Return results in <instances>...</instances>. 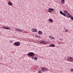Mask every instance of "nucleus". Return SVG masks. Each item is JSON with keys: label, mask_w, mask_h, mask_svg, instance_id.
Segmentation results:
<instances>
[{"label": "nucleus", "mask_w": 73, "mask_h": 73, "mask_svg": "<svg viewBox=\"0 0 73 73\" xmlns=\"http://www.w3.org/2000/svg\"><path fill=\"white\" fill-rule=\"evenodd\" d=\"M60 13L61 14V15H63L64 16L66 17V14L68 13V11L66 10L64 11V13H63V12H62V11H60Z\"/></svg>", "instance_id": "f257e3e1"}, {"label": "nucleus", "mask_w": 73, "mask_h": 73, "mask_svg": "<svg viewBox=\"0 0 73 73\" xmlns=\"http://www.w3.org/2000/svg\"><path fill=\"white\" fill-rule=\"evenodd\" d=\"M27 55L29 57H33V56L35 55V54L33 52H29L27 54Z\"/></svg>", "instance_id": "f03ea898"}, {"label": "nucleus", "mask_w": 73, "mask_h": 73, "mask_svg": "<svg viewBox=\"0 0 73 73\" xmlns=\"http://www.w3.org/2000/svg\"><path fill=\"white\" fill-rule=\"evenodd\" d=\"M41 70L43 72H45L46 71H48V69L46 68H45L44 67H42L41 68Z\"/></svg>", "instance_id": "7ed1b4c3"}, {"label": "nucleus", "mask_w": 73, "mask_h": 73, "mask_svg": "<svg viewBox=\"0 0 73 73\" xmlns=\"http://www.w3.org/2000/svg\"><path fill=\"white\" fill-rule=\"evenodd\" d=\"M20 42H15L14 44L13 45H15V46H20Z\"/></svg>", "instance_id": "20e7f679"}, {"label": "nucleus", "mask_w": 73, "mask_h": 73, "mask_svg": "<svg viewBox=\"0 0 73 73\" xmlns=\"http://www.w3.org/2000/svg\"><path fill=\"white\" fill-rule=\"evenodd\" d=\"M31 31L33 32H37V30L35 28L32 29Z\"/></svg>", "instance_id": "39448f33"}, {"label": "nucleus", "mask_w": 73, "mask_h": 73, "mask_svg": "<svg viewBox=\"0 0 73 73\" xmlns=\"http://www.w3.org/2000/svg\"><path fill=\"white\" fill-rule=\"evenodd\" d=\"M49 47H52L53 48L55 46V45L54 44H51L49 45Z\"/></svg>", "instance_id": "423d86ee"}, {"label": "nucleus", "mask_w": 73, "mask_h": 73, "mask_svg": "<svg viewBox=\"0 0 73 73\" xmlns=\"http://www.w3.org/2000/svg\"><path fill=\"white\" fill-rule=\"evenodd\" d=\"M49 38H50V39H52L53 40V39H54V40L55 39V38L53 37V36H49Z\"/></svg>", "instance_id": "0eeeda50"}, {"label": "nucleus", "mask_w": 73, "mask_h": 73, "mask_svg": "<svg viewBox=\"0 0 73 73\" xmlns=\"http://www.w3.org/2000/svg\"><path fill=\"white\" fill-rule=\"evenodd\" d=\"M71 16V15H70V14L68 13L66 15V17H68V18H69V17L70 18Z\"/></svg>", "instance_id": "6e6552de"}, {"label": "nucleus", "mask_w": 73, "mask_h": 73, "mask_svg": "<svg viewBox=\"0 0 73 73\" xmlns=\"http://www.w3.org/2000/svg\"><path fill=\"white\" fill-rule=\"evenodd\" d=\"M8 4L9 5H10L11 6H12V3H11V2L9 1L8 3Z\"/></svg>", "instance_id": "1a4fd4ad"}, {"label": "nucleus", "mask_w": 73, "mask_h": 73, "mask_svg": "<svg viewBox=\"0 0 73 73\" xmlns=\"http://www.w3.org/2000/svg\"><path fill=\"white\" fill-rule=\"evenodd\" d=\"M48 21L49 22H51V23H53V21L52 19H49Z\"/></svg>", "instance_id": "9d476101"}, {"label": "nucleus", "mask_w": 73, "mask_h": 73, "mask_svg": "<svg viewBox=\"0 0 73 73\" xmlns=\"http://www.w3.org/2000/svg\"><path fill=\"white\" fill-rule=\"evenodd\" d=\"M48 10L51 11H54V10L52 8H49L48 9Z\"/></svg>", "instance_id": "9b49d317"}, {"label": "nucleus", "mask_w": 73, "mask_h": 73, "mask_svg": "<svg viewBox=\"0 0 73 73\" xmlns=\"http://www.w3.org/2000/svg\"><path fill=\"white\" fill-rule=\"evenodd\" d=\"M65 3V0H61V4H63Z\"/></svg>", "instance_id": "f8f14e48"}, {"label": "nucleus", "mask_w": 73, "mask_h": 73, "mask_svg": "<svg viewBox=\"0 0 73 73\" xmlns=\"http://www.w3.org/2000/svg\"><path fill=\"white\" fill-rule=\"evenodd\" d=\"M38 33L39 35H41L42 33V32L41 31H38Z\"/></svg>", "instance_id": "ddd939ff"}, {"label": "nucleus", "mask_w": 73, "mask_h": 73, "mask_svg": "<svg viewBox=\"0 0 73 73\" xmlns=\"http://www.w3.org/2000/svg\"><path fill=\"white\" fill-rule=\"evenodd\" d=\"M7 27L5 26H3L2 27V28H3V29H7Z\"/></svg>", "instance_id": "4468645a"}, {"label": "nucleus", "mask_w": 73, "mask_h": 73, "mask_svg": "<svg viewBox=\"0 0 73 73\" xmlns=\"http://www.w3.org/2000/svg\"><path fill=\"white\" fill-rule=\"evenodd\" d=\"M70 62H73V58H72V59H70Z\"/></svg>", "instance_id": "2eb2a0df"}, {"label": "nucleus", "mask_w": 73, "mask_h": 73, "mask_svg": "<svg viewBox=\"0 0 73 73\" xmlns=\"http://www.w3.org/2000/svg\"><path fill=\"white\" fill-rule=\"evenodd\" d=\"M6 29H8V30H11V28L7 27L6 28Z\"/></svg>", "instance_id": "dca6fc26"}, {"label": "nucleus", "mask_w": 73, "mask_h": 73, "mask_svg": "<svg viewBox=\"0 0 73 73\" xmlns=\"http://www.w3.org/2000/svg\"><path fill=\"white\" fill-rule=\"evenodd\" d=\"M44 40L41 41L40 42L41 44H43V43H44Z\"/></svg>", "instance_id": "f3484780"}, {"label": "nucleus", "mask_w": 73, "mask_h": 73, "mask_svg": "<svg viewBox=\"0 0 73 73\" xmlns=\"http://www.w3.org/2000/svg\"><path fill=\"white\" fill-rule=\"evenodd\" d=\"M71 19V20H73V16H72V15H71V17H70Z\"/></svg>", "instance_id": "a211bd4d"}, {"label": "nucleus", "mask_w": 73, "mask_h": 73, "mask_svg": "<svg viewBox=\"0 0 73 73\" xmlns=\"http://www.w3.org/2000/svg\"><path fill=\"white\" fill-rule=\"evenodd\" d=\"M34 59L35 60H37V57H35L34 58Z\"/></svg>", "instance_id": "6ab92c4d"}, {"label": "nucleus", "mask_w": 73, "mask_h": 73, "mask_svg": "<svg viewBox=\"0 0 73 73\" xmlns=\"http://www.w3.org/2000/svg\"><path fill=\"white\" fill-rule=\"evenodd\" d=\"M15 30H16V31H19V29L17 28L15 29Z\"/></svg>", "instance_id": "aec40b11"}, {"label": "nucleus", "mask_w": 73, "mask_h": 73, "mask_svg": "<svg viewBox=\"0 0 73 73\" xmlns=\"http://www.w3.org/2000/svg\"><path fill=\"white\" fill-rule=\"evenodd\" d=\"M19 32H23V30L19 29Z\"/></svg>", "instance_id": "412c9836"}, {"label": "nucleus", "mask_w": 73, "mask_h": 73, "mask_svg": "<svg viewBox=\"0 0 73 73\" xmlns=\"http://www.w3.org/2000/svg\"><path fill=\"white\" fill-rule=\"evenodd\" d=\"M48 12H50V13H52V11H51L50 10H48Z\"/></svg>", "instance_id": "4be33fe9"}, {"label": "nucleus", "mask_w": 73, "mask_h": 73, "mask_svg": "<svg viewBox=\"0 0 73 73\" xmlns=\"http://www.w3.org/2000/svg\"><path fill=\"white\" fill-rule=\"evenodd\" d=\"M47 42H45L44 41V42H43V44H47Z\"/></svg>", "instance_id": "5701e85b"}, {"label": "nucleus", "mask_w": 73, "mask_h": 73, "mask_svg": "<svg viewBox=\"0 0 73 73\" xmlns=\"http://www.w3.org/2000/svg\"><path fill=\"white\" fill-rule=\"evenodd\" d=\"M35 36L36 37H37V38H38V36L36 35H35Z\"/></svg>", "instance_id": "b1692460"}, {"label": "nucleus", "mask_w": 73, "mask_h": 73, "mask_svg": "<svg viewBox=\"0 0 73 73\" xmlns=\"http://www.w3.org/2000/svg\"><path fill=\"white\" fill-rule=\"evenodd\" d=\"M70 70L72 72H73V69H72Z\"/></svg>", "instance_id": "393cba45"}, {"label": "nucleus", "mask_w": 73, "mask_h": 73, "mask_svg": "<svg viewBox=\"0 0 73 73\" xmlns=\"http://www.w3.org/2000/svg\"><path fill=\"white\" fill-rule=\"evenodd\" d=\"M38 72L39 73H41V71H38Z\"/></svg>", "instance_id": "a878e982"}, {"label": "nucleus", "mask_w": 73, "mask_h": 73, "mask_svg": "<svg viewBox=\"0 0 73 73\" xmlns=\"http://www.w3.org/2000/svg\"><path fill=\"white\" fill-rule=\"evenodd\" d=\"M32 60H33V58H34V57H33V56H32Z\"/></svg>", "instance_id": "bb28decb"}, {"label": "nucleus", "mask_w": 73, "mask_h": 73, "mask_svg": "<svg viewBox=\"0 0 73 73\" xmlns=\"http://www.w3.org/2000/svg\"><path fill=\"white\" fill-rule=\"evenodd\" d=\"M66 32H67L68 31V30H66Z\"/></svg>", "instance_id": "cd10ccee"}, {"label": "nucleus", "mask_w": 73, "mask_h": 73, "mask_svg": "<svg viewBox=\"0 0 73 73\" xmlns=\"http://www.w3.org/2000/svg\"><path fill=\"white\" fill-rule=\"evenodd\" d=\"M70 59H72V57H70Z\"/></svg>", "instance_id": "c85d7f7f"}, {"label": "nucleus", "mask_w": 73, "mask_h": 73, "mask_svg": "<svg viewBox=\"0 0 73 73\" xmlns=\"http://www.w3.org/2000/svg\"><path fill=\"white\" fill-rule=\"evenodd\" d=\"M70 59H68V61H70Z\"/></svg>", "instance_id": "c756f323"}, {"label": "nucleus", "mask_w": 73, "mask_h": 73, "mask_svg": "<svg viewBox=\"0 0 73 73\" xmlns=\"http://www.w3.org/2000/svg\"><path fill=\"white\" fill-rule=\"evenodd\" d=\"M40 38V36H39L38 38Z\"/></svg>", "instance_id": "7c9ffc66"}, {"label": "nucleus", "mask_w": 73, "mask_h": 73, "mask_svg": "<svg viewBox=\"0 0 73 73\" xmlns=\"http://www.w3.org/2000/svg\"><path fill=\"white\" fill-rule=\"evenodd\" d=\"M69 58V57H68V58Z\"/></svg>", "instance_id": "2f4dec72"}, {"label": "nucleus", "mask_w": 73, "mask_h": 73, "mask_svg": "<svg viewBox=\"0 0 73 73\" xmlns=\"http://www.w3.org/2000/svg\"><path fill=\"white\" fill-rule=\"evenodd\" d=\"M47 44H48V42H47Z\"/></svg>", "instance_id": "473e14b6"}]
</instances>
